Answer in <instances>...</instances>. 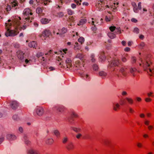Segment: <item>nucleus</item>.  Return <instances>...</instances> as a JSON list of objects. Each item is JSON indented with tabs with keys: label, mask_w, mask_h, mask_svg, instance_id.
Returning a JSON list of instances; mask_svg holds the SVG:
<instances>
[{
	"label": "nucleus",
	"mask_w": 154,
	"mask_h": 154,
	"mask_svg": "<svg viewBox=\"0 0 154 154\" xmlns=\"http://www.w3.org/2000/svg\"><path fill=\"white\" fill-rule=\"evenodd\" d=\"M76 57L80 59L82 61L84 62V56L82 54L79 53L77 54Z\"/></svg>",
	"instance_id": "obj_23"
},
{
	"label": "nucleus",
	"mask_w": 154,
	"mask_h": 154,
	"mask_svg": "<svg viewBox=\"0 0 154 154\" xmlns=\"http://www.w3.org/2000/svg\"><path fill=\"white\" fill-rule=\"evenodd\" d=\"M120 105L118 103H114L113 105V110L115 111H118L120 109Z\"/></svg>",
	"instance_id": "obj_17"
},
{
	"label": "nucleus",
	"mask_w": 154,
	"mask_h": 154,
	"mask_svg": "<svg viewBox=\"0 0 154 154\" xmlns=\"http://www.w3.org/2000/svg\"><path fill=\"white\" fill-rule=\"evenodd\" d=\"M150 122L149 120H146L144 122V124L146 125H149V124Z\"/></svg>",
	"instance_id": "obj_53"
},
{
	"label": "nucleus",
	"mask_w": 154,
	"mask_h": 154,
	"mask_svg": "<svg viewBox=\"0 0 154 154\" xmlns=\"http://www.w3.org/2000/svg\"><path fill=\"white\" fill-rule=\"evenodd\" d=\"M14 46L15 48H18L19 47V44L18 43H15L14 44Z\"/></svg>",
	"instance_id": "obj_61"
},
{
	"label": "nucleus",
	"mask_w": 154,
	"mask_h": 154,
	"mask_svg": "<svg viewBox=\"0 0 154 154\" xmlns=\"http://www.w3.org/2000/svg\"><path fill=\"white\" fill-rule=\"evenodd\" d=\"M151 64V62H148V61H146L142 64L140 63L139 65L140 66H142L144 70H146V69H148L149 70V69L148 68L149 66Z\"/></svg>",
	"instance_id": "obj_8"
},
{
	"label": "nucleus",
	"mask_w": 154,
	"mask_h": 154,
	"mask_svg": "<svg viewBox=\"0 0 154 154\" xmlns=\"http://www.w3.org/2000/svg\"><path fill=\"white\" fill-rule=\"evenodd\" d=\"M24 53L22 51L19 50L17 52V55L18 58L20 60H22L24 58Z\"/></svg>",
	"instance_id": "obj_10"
},
{
	"label": "nucleus",
	"mask_w": 154,
	"mask_h": 154,
	"mask_svg": "<svg viewBox=\"0 0 154 154\" xmlns=\"http://www.w3.org/2000/svg\"><path fill=\"white\" fill-rule=\"evenodd\" d=\"M36 12L38 14H40L42 12V10L40 8H38L36 9Z\"/></svg>",
	"instance_id": "obj_36"
},
{
	"label": "nucleus",
	"mask_w": 154,
	"mask_h": 154,
	"mask_svg": "<svg viewBox=\"0 0 154 154\" xmlns=\"http://www.w3.org/2000/svg\"><path fill=\"white\" fill-rule=\"evenodd\" d=\"M105 0H100L96 4V6L100 10L105 9Z\"/></svg>",
	"instance_id": "obj_4"
},
{
	"label": "nucleus",
	"mask_w": 154,
	"mask_h": 154,
	"mask_svg": "<svg viewBox=\"0 0 154 154\" xmlns=\"http://www.w3.org/2000/svg\"><path fill=\"white\" fill-rule=\"evenodd\" d=\"M37 46L36 42L35 41H33L30 42L29 44V46L30 48H35Z\"/></svg>",
	"instance_id": "obj_19"
},
{
	"label": "nucleus",
	"mask_w": 154,
	"mask_h": 154,
	"mask_svg": "<svg viewBox=\"0 0 154 154\" xmlns=\"http://www.w3.org/2000/svg\"><path fill=\"white\" fill-rule=\"evenodd\" d=\"M134 32L137 33H138L139 32V29L137 28H135L134 29Z\"/></svg>",
	"instance_id": "obj_54"
},
{
	"label": "nucleus",
	"mask_w": 154,
	"mask_h": 154,
	"mask_svg": "<svg viewBox=\"0 0 154 154\" xmlns=\"http://www.w3.org/2000/svg\"><path fill=\"white\" fill-rule=\"evenodd\" d=\"M120 72L124 76H126L128 71V70L126 68H122L120 70Z\"/></svg>",
	"instance_id": "obj_18"
},
{
	"label": "nucleus",
	"mask_w": 154,
	"mask_h": 154,
	"mask_svg": "<svg viewBox=\"0 0 154 154\" xmlns=\"http://www.w3.org/2000/svg\"><path fill=\"white\" fill-rule=\"evenodd\" d=\"M126 100L125 99H121L119 101L121 105H122L125 104L126 103Z\"/></svg>",
	"instance_id": "obj_30"
},
{
	"label": "nucleus",
	"mask_w": 154,
	"mask_h": 154,
	"mask_svg": "<svg viewBox=\"0 0 154 154\" xmlns=\"http://www.w3.org/2000/svg\"><path fill=\"white\" fill-rule=\"evenodd\" d=\"M136 70V69L135 68H131L130 69V72L133 74V75H134V72H135Z\"/></svg>",
	"instance_id": "obj_46"
},
{
	"label": "nucleus",
	"mask_w": 154,
	"mask_h": 154,
	"mask_svg": "<svg viewBox=\"0 0 154 154\" xmlns=\"http://www.w3.org/2000/svg\"><path fill=\"white\" fill-rule=\"evenodd\" d=\"M149 72H151L152 74H150V76L152 75V74H154V68L151 69L150 68H149Z\"/></svg>",
	"instance_id": "obj_41"
},
{
	"label": "nucleus",
	"mask_w": 154,
	"mask_h": 154,
	"mask_svg": "<svg viewBox=\"0 0 154 154\" xmlns=\"http://www.w3.org/2000/svg\"><path fill=\"white\" fill-rule=\"evenodd\" d=\"M50 56V55L48 54H46L42 56V59H40V60L42 61H46L48 60H49Z\"/></svg>",
	"instance_id": "obj_14"
},
{
	"label": "nucleus",
	"mask_w": 154,
	"mask_h": 154,
	"mask_svg": "<svg viewBox=\"0 0 154 154\" xmlns=\"http://www.w3.org/2000/svg\"><path fill=\"white\" fill-rule=\"evenodd\" d=\"M80 62L79 60H77L75 62V65L76 67H79L80 65Z\"/></svg>",
	"instance_id": "obj_43"
},
{
	"label": "nucleus",
	"mask_w": 154,
	"mask_h": 154,
	"mask_svg": "<svg viewBox=\"0 0 154 154\" xmlns=\"http://www.w3.org/2000/svg\"><path fill=\"white\" fill-rule=\"evenodd\" d=\"M54 135L57 138H59L60 137V132L57 130H55L54 131Z\"/></svg>",
	"instance_id": "obj_27"
},
{
	"label": "nucleus",
	"mask_w": 154,
	"mask_h": 154,
	"mask_svg": "<svg viewBox=\"0 0 154 154\" xmlns=\"http://www.w3.org/2000/svg\"><path fill=\"white\" fill-rule=\"evenodd\" d=\"M66 148L69 151L73 149L74 148V145L72 142H69L66 146Z\"/></svg>",
	"instance_id": "obj_7"
},
{
	"label": "nucleus",
	"mask_w": 154,
	"mask_h": 154,
	"mask_svg": "<svg viewBox=\"0 0 154 154\" xmlns=\"http://www.w3.org/2000/svg\"><path fill=\"white\" fill-rule=\"evenodd\" d=\"M131 21L134 23H136L137 22V20L134 18H132L131 20Z\"/></svg>",
	"instance_id": "obj_55"
},
{
	"label": "nucleus",
	"mask_w": 154,
	"mask_h": 154,
	"mask_svg": "<svg viewBox=\"0 0 154 154\" xmlns=\"http://www.w3.org/2000/svg\"><path fill=\"white\" fill-rule=\"evenodd\" d=\"M68 138L67 137H63L62 139V143H66L68 141Z\"/></svg>",
	"instance_id": "obj_35"
},
{
	"label": "nucleus",
	"mask_w": 154,
	"mask_h": 154,
	"mask_svg": "<svg viewBox=\"0 0 154 154\" xmlns=\"http://www.w3.org/2000/svg\"><path fill=\"white\" fill-rule=\"evenodd\" d=\"M10 106L13 109H17L19 106V103L16 101H12L11 102Z\"/></svg>",
	"instance_id": "obj_9"
},
{
	"label": "nucleus",
	"mask_w": 154,
	"mask_h": 154,
	"mask_svg": "<svg viewBox=\"0 0 154 154\" xmlns=\"http://www.w3.org/2000/svg\"><path fill=\"white\" fill-rule=\"evenodd\" d=\"M136 58L134 57H132L131 60L133 62V63H135L136 61Z\"/></svg>",
	"instance_id": "obj_52"
},
{
	"label": "nucleus",
	"mask_w": 154,
	"mask_h": 154,
	"mask_svg": "<svg viewBox=\"0 0 154 154\" xmlns=\"http://www.w3.org/2000/svg\"><path fill=\"white\" fill-rule=\"evenodd\" d=\"M19 131L20 132L22 133L23 131V128L21 127H20L19 128Z\"/></svg>",
	"instance_id": "obj_63"
},
{
	"label": "nucleus",
	"mask_w": 154,
	"mask_h": 154,
	"mask_svg": "<svg viewBox=\"0 0 154 154\" xmlns=\"http://www.w3.org/2000/svg\"><path fill=\"white\" fill-rule=\"evenodd\" d=\"M122 44L123 46L126 45V42L125 41H123L122 42Z\"/></svg>",
	"instance_id": "obj_62"
},
{
	"label": "nucleus",
	"mask_w": 154,
	"mask_h": 154,
	"mask_svg": "<svg viewBox=\"0 0 154 154\" xmlns=\"http://www.w3.org/2000/svg\"><path fill=\"white\" fill-rule=\"evenodd\" d=\"M67 31V29L65 28H62V29L60 30H59V32H57V34H63L64 33H66Z\"/></svg>",
	"instance_id": "obj_24"
},
{
	"label": "nucleus",
	"mask_w": 154,
	"mask_h": 154,
	"mask_svg": "<svg viewBox=\"0 0 154 154\" xmlns=\"http://www.w3.org/2000/svg\"><path fill=\"white\" fill-rule=\"evenodd\" d=\"M82 136V134H79L76 136V137L78 139H79Z\"/></svg>",
	"instance_id": "obj_64"
},
{
	"label": "nucleus",
	"mask_w": 154,
	"mask_h": 154,
	"mask_svg": "<svg viewBox=\"0 0 154 154\" xmlns=\"http://www.w3.org/2000/svg\"><path fill=\"white\" fill-rule=\"evenodd\" d=\"M21 18L20 17H16L12 20H9L8 23H5V27L7 31L5 33L7 37L9 36H14L17 35L19 31L24 30L26 28V25L25 24L26 21L21 23Z\"/></svg>",
	"instance_id": "obj_1"
},
{
	"label": "nucleus",
	"mask_w": 154,
	"mask_h": 154,
	"mask_svg": "<svg viewBox=\"0 0 154 154\" xmlns=\"http://www.w3.org/2000/svg\"><path fill=\"white\" fill-rule=\"evenodd\" d=\"M93 68L94 70H96L98 69V67L97 65H94L93 66Z\"/></svg>",
	"instance_id": "obj_56"
},
{
	"label": "nucleus",
	"mask_w": 154,
	"mask_h": 154,
	"mask_svg": "<svg viewBox=\"0 0 154 154\" xmlns=\"http://www.w3.org/2000/svg\"><path fill=\"white\" fill-rule=\"evenodd\" d=\"M129 112L130 113H133L135 112L134 111L132 108H129Z\"/></svg>",
	"instance_id": "obj_58"
},
{
	"label": "nucleus",
	"mask_w": 154,
	"mask_h": 154,
	"mask_svg": "<svg viewBox=\"0 0 154 154\" xmlns=\"http://www.w3.org/2000/svg\"><path fill=\"white\" fill-rule=\"evenodd\" d=\"M91 20H92L91 21V23L92 24V25L94 26L92 27L91 29L92 31H94V32H95L97 30V29L95 27V25L94 23H97L98 21L96 20H94V19L93 18H92Z\"/></svg>",
	"instance_id": "obj_12"
},
{
	"label": "nucleus",
	"mask_w": 154,
	"mask_h": 154,
	"mask_svg": "<svg viewBox=\"0 0 154 154\" xmlns=\"http://www.w3.org/2000/svg\"><path fill=\"white\" fill-rule=\"evenodd\" d=\"M43 55V54L40 52H38L36 55V56L38 57V58L40 60V59H42V56Z\"/></svg>",
	"instance_id": "obj_31"
},
{
	"label": "nucleus",
	"mask_w": 154,
	"mask_h": 154,
	"mask_svg": "<svg viewBox=\"0 0 154 154\" xmlns=\"http://www.w3.org/2000/svg\"><path fill=\"white\" fill-rule=\"evenodd\" d=\"M153 126L152 125H149L148 127V129L149 131H151L153 129Z\"/></svg>",
	"instance_id": "obj_51"
},
{
	"label": "nucleus",
	"mask_w": 154,
	"mask_h": 154,
	"mask_svg": "<svg viewBox=\"0 0 154 154\" xmlns=\"http://www.w3.org/2000/svg\"><path fill=\"white\" fill-rule=\"evenodd\" d=\"M141 3L140 2L138 3V7L137 8H138V10H141Z\"/></svg>",
	"instance_id": "obj_49"
},
{
	"label": "nucleus",
	"mask_w": 154,
	"mask_h": 154,
	"mask_svg": "<svg viewBox=\"0 0 154 154\" xmlns=\"http://www.w3.org/2000/svg\"><path fill=\"white\" fill-rule=\"evenodd\" d=\"M71 115L73 117L76 118L78 117L77 114L74 111L72 112Z\"/></svg>",
	"instance_id": "obj_37"
},
{
	"label": "nucleus",
	"mask_w": 154,
	"mask_h": 154,
	"mask_svg": "<svg viewBox=\"0 0 154 154\" xmlns=\"http://www.w3.org/2000/svg\"><path fill=\"white\" fill-rule=\"evenodd\" d=\"M51 20L46 18H43L41 20V22L43 24H46L48 23Z\"/></svg>",
	"instance_id": "obj_21"
},
{
	"label": "nucleus",
	"mask_w": 154,
	"mask_h": 154,
	"mask_svg": "<svg viewBox=\"0 0 154 154\" xmlns=\"http://www.w3.org/2000/svg\"><path fill=\"white\" fill-rule=\"evenodd\" d=\"M18 3L16 1L13 2L12 3V5L13 7H15L17 5Z\"/></svg>",
	"instance_id": "obj_40"
},
{
	"label": "nucleus",
	"mask_w": 154,
	"mask_h": 154,
	"mask_svg": "<svg viewBox=\"0 0 154 154\" xmlns=\"http://www.w3.org/2000/svg\"><path fill=\"white\" fill-rule=\"evenodd\" d=\"M40 2L44 3L45 5L48 4L51 2V0H39Z\"/></svg>",
	"instance_id": "obj_25"
},
{
	"label": "nucleus",
	"mask_w": 154,
	"mask_h": 154,
	"mask_svg": "<svg viewBox=\"0 0 154 154\" xmlns=\"http://www.w3.org/2000/svg\"><path fill=\"white\" fill-rule=\"evenodd\" d=\"M66 64L67 68H69L72 66V60L70 58H67L66 60Z\"/></svg>",
	"instance_id": "obj_13"
},
{
	"label": "nucleus",
	"mask_w": 154,
	"mask_h": 154,
	"mask_svg": "<svg viewBox=\"0 0 154 154\" xmlns=\"http://www.w3.org/2000/svg\"><path fill=\"white\" fill-rule=\"evenodd\" d=\"M56 109L58 111L60 112H61L63 109L60 106H57L56 107Z\"/></svg>",
	"instance_id": "obj_48"
},
{
	"label": "nucleus",
	"mask_w": 154,
	"mask_h": 154,
	"mask_svg": "<svg viewBox=\"0 0 154 154\" xmlns=\"http://www.w3.org/2000/svg\"><path fill=\"white\" fill-rule=\"evenodd\" d=\"M126 99L129 104H133V100L131 98L126 97Z\"/></svg>",
	"instance_id": "obj_32"
},
{
	"label": "nucleus",
	"mask_w": 154,
	"mask_h": 154,
	"mask_svg": "<svg viewBox=\"0 0 154 154\" xmlns=\"http://www.w3.org/2000/svg\"><path fill=\"white\" fill-rule=\"evenodd\" d=\"M35 111L36 112L37 114L39 116H42L44 113L43 108L40 106H37L35 108Z\"/></svg>",
	"instance_id": "obj_6"
},
{
	"label": "nucleus",
	"mask_w": 154,
	"mask_h": 154,
	"mask_svg": "<svg viewBox=\"0 0 154 154\" xmlns=\"http://www.w3.org/2000/svg\"><path fill=\"white\" fill-rule=\"evenodd\" d=\"M51 34L50 31L48 29L44 30L42 33V34L40 35L41 38L43 39L44 38L45 39V38L49 36Z\"/></svg>",
	"instance_id": "obj_5"
},
{
	"label": "nucleus",
	"mask_w": 154,
	"mask_h": 154,
	"mask_svg": "<svg viewBox=\"0 0 154 154\" xmlns=\"http://www.w3.org/2000/svg\"><path fill=\"white\" fill-rule=\"evenodd\" d=\"M23 14L24 16H28V17H26L23 18L22 20H21V23H23V22H24L25 21H26V22H25L23 23H26L25 24L26 25V27L27 25H28L29 23L32 22V18L30 19V17L29 16V15H32L33 13L32 12V11L31 9L29 8H26L23 11ZM21 20H22L21 19Z\"/></svg>",
	"instance_id": "obj_2"
},
{
	"label": "nucleus",
	"mask_w": 154,
	"mask_h": 154,
	"mask_svg": "<svg viewBox=\"0 0 154 154\" xmlns=\"http://www.w3.org/2000/svg\"><path fill=\"white\" fill-rule=\"evenodd\" d=\"M86 22V20L85 19H81L79 23H78V25L79 26L82 25L85 23Z\"/></svg>",
	"instance_id": "obj_29"
},
{
	"label": "nucleus",
	"mask_w": 154,
	"mask_h": 154,
	"mask_svg": "<svg viewBox=\"0 0 154 154\" xmlns=\"http://www.w3.org/2000/svg\"><path fill=\"white\" fill-rule=\"evenodd\" d=\"M75 1L77 5H80L81 4L82 1L81 0H75Z\"/></svg>",
	"instance_id": "obj_45"
},
{
	"label": "nucleus",
	"mask_w": 154,
	"mask_h": 154,
	"mask_svg": "<svg viewBox=\"0 0 154 154\" xmlns=\"http://www.w3.org/2000/svg\"><path fill=\"white\" fill-rule=\"evenodd\" d=\"M72 129L74 131L76 132H80L81 130V129L80 128H77L76 127H72Z\"/></svg>",
	"instance_id": "obj_34"
},
{
	"label": "nucleus",
	"mask_w": 154,
	"mask_h": 154,
	"mask_svg": "<svg viewBox=\"0 0 154 154\" xmlns=\"http://www.w3.org/2000/svg\"><path fill=\"white\" fill-rule=\"evenodd\" d=\"M28 153L29 154H38V152L36 150L30 149L28 151Z\"/></svg>",
	"instance_id": "obj_28"
},
{
	"label": "nucleus",
	"mask_w": 154,
	"mask_h": 154,
	"mask_svg": "<svg viewBox=\"0 0 154 154\" xmlns=\"http://www.w3.org/2000/svg\"><path fill=\"white\" fill-rule=\"evenodd\" d=\"M18 116L17 115H15L13 116V118L15 120H16L18 119Z\"/></svg>",
	"instance_id": "obj_59"
},
{
	"label": "nucleus",
	"mask_w": 154,
	"mask_h": 154,
	"mask_svg": "<svg viewBox=\"0 0 154 154\" xmlns=\"http://www.w3.org/2000/svg\"><path fill=\"white\" fill-rule=\"evenodd\" d=\"M67 11L68 14L69 15H71L72 14L74 13L73 11H72L70 9H68L67 10Z\"/></svg>",
	"instance_id": "obj_42"
},
{
	"label": "nucleus",
	"mask_w": 154,
	"mask_h": 154,
	"mask_svg": "<svg viewBox=\"0 0 154 154\" xmlns=\"http://www.w3.org/2000/svg\"><path fill=\"white\" fill-rule=\"evenodd\" d=\"M47 144H51L54 142V140L53 139L51 138H48L46 142Z\"/></svg>",
	"instance_id": "obj_26"
},
{
	"label": "nucleus",
	"mask_w": 154,
	"mask_h": 154,
	"mask_svg": "<svg viewBox=\"0 0 154 154\" xmlns=\"http://www.w3.org/2000/svg\"><path fill=\"white\" fill-rule=\"evenodd\" d=\"M81 45H79L77 42H76L74 45V49L75 50H79L81 48Z\"/></svg>",
	"instance_id": "obj_22"
},
{
	"label": "nucleus",
	"mask_w": 154,
	"mask_h": 154,
	"mask_svg": "<svg viewBox=\"0 0 154 154\" xmlns=\"http://www.w3.org/2000/svg\"><path fill=\"white\" fill-rule=\"evenodd\" d=\"M106 5V8H111L112 11L116 9L118 7L119 3L114 1L113 0H109Z\"/></svg>",
	"instance_id": "obj_3"
},
{
	"label": "nucleus",
	"mask_w": 154,
	"mask_h": 154,
	"mask_svg": "<svg viewBox=\"0 0 154 154\" xmlns=\"http://www.w3.org/2000/svg\"><path fill=\"white\" fill-rule=\"evenodd\" d=\"M151 99L149 98H146L145 99V101L146 102H150L151 101Z\"/></svg>",
	"instance_id": "obj_50"
},
{
	"label": "nucleus",
	"mask_w": 154,
	"mask_h": 154,
	"mask_svg": "<svg viewBox=\"0 0 154 154\" xmlns=\"http://www.w3.org/2000/svg\"><path fill=\"white\" fill-rule=\"evenodd\" d=\"M113 19V16L112 15H111L109 17L107 16H106V22L107 21H110L111 20H112Z\"/></svg>",
	"instance_id": "obj_38"
},
{
	"label": "nucleus",
	"mask_w": 154,
	"mask_h": 154,
	"mask_svg": "<svg viewBox=\"0 0 154 154\" xmlns=\"http://www.w3.org/2000/svg\"><path fill=\"white\" fill-rule=\"evenodd\" d=\"M111 64L114 66H118L120 64L119 60L118 59H115L112 61Z\"/></svg>",
	"instance_id": "obj_11"
},
{
	"label": "nucleus",
	"mask_w": 154,
	"mask_h": 154,
	"mask_svg": "<svg viewBox=\"0 0 154 154\" xmlns=\"http://www.w3.org/2000/svg\"><path fill=\"white\" fill-rule=\"evenodd\" d=\"M109 29L111 32H113L116 29V27L115 26H111L109 27Z\"/></svg>",
	"instance_id": "obj_44"
},
{
	"label": "nucleus",
	"mask_w": 154,
	"mask_h": 154,
	"mask_svg": "<svg viewBox=\"0 0 154 154\" xmlns=\"http://www.w3.org/2000/svg\"><path fill=\"white\" fill-rule=\"evenodd\" d=\"M131 4L133 7V10L134 12L136 13L138 12L139 10L136 4L134 2H132Z\"/></svg>",
	"instance_id": "obj_15"
},
{
	"label": "nucleus",
	"mask_w": 154,
	"mask_h": 154,
	"mask_svg": "<svg viewBox=\"0 0 154 154\" xmlns=\"http://www.w3.org/2000/svg\"><path fill=\"white\" fill-rule=\"evenodd\" d=\"M99 58L101 60H105V56L104 51H101L100 52V54Z\"/></svg>",
	"instance_id": "obj_20"
},
{
	"label": "nucleus",
	"mask_w": 154,
	"mask_h": 154,
	"mask_svg": "<svg viewBox=\"0 0 154 154\" xmlns=\"http://www.w3.org/2000/svg\"><path fill=\"white\" fill-rule=\"evenodd\" d=\"M137 146L139 148H141L143 146L142 144L141 143H138L137 144Z\"/></svg>",
	"instance_id": "obj_60"
},
{
	"label": "nucleus",
	"mask_w": 154,
	"mask_h": 154,
	"mask_svg": "<svg viewBox=\"0 0 154 154\" xmlns=\"http://www.w3.org/2000/svg\"><path fill=\"white\" fill-rule=\"evenodd\" d=\"M7 138L9 140H14L16 139V136L14 135L8 134L6 136Z\"/></svg>",
	"instance_id": "obj_16"
},
{
	"label": "nucleus",
	"mask_w": 154,
	"mask_h": 154,
	"mask_svg": "<svg viewBox=\"0 0 154 154\" xmlns=\"http://www.w3.org/2000/svg\"><path fill=\"white\" fill-rule=\"evenodd\" d=\"M94 55L93 54H92L91 56V60L92 62H94L95 61V59L94 58Z\"/></svg>",
	"instance_id": "obj_47"
},
{
	"label": "nucleus",
	"mask_w": 154,
	"mask_h": 154,
	"mask_svg": "<svg viewBox=\"0 0 154 154\" xmlns=\"http://www.w3.org/2000/svg\"><path fill=\"white\" fill-rule=\"evenodd\" d=\"M63 15L64 14L62 12H60L57 13V16L58 17H62Z\"/></svg>",
	"instance_id": "obj_39"
},
{
	"label": "nucleus",
	"mask_w": 154,
	"mask_h": 154,
	"mask_svg": "<svg viewBox=\"0 0 154 154\" xmlns=\"http://www.w3.org/2000/svg\"><path fill=\"white\" fill-rule=\"evenodd\" d=\"M84 41L85 39L83 37H81L78 39V41L80 43L81 45L84 43Z\"/></svg>",
	"instance_id": "obj_33"
},
{
	"label": "nucleus",
	"mask_w": 154,
	"mask_h": 154,
	"mask_svg": "<svg viewBox=\"0 0 154 154\" xmlns=\"http://www.w3.org/2000/svg\"><path fill=\"white\" fill-rule=\"evenodd\" d=\"M130 51V48L128 47H126L124 49V51L125 52H129Z\"/></svg>",
	"instance_id": "obj_57"
}]
</instances>
